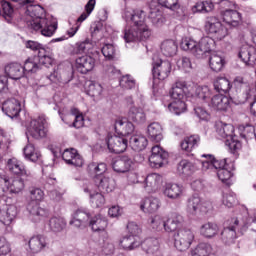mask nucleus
Instances as JSON below:
<instances>
[{
  "mask_svg": "<svg viewBox=\"0 0 256 256\" xmlns=\"http://www.w3.org/2000/svg\"><path fill=\"white\" fill-rule=\"evenodd\" d=\"M147 13L141 9L133 10L131 21L133 25L124 30V41L135 43V41H146L151 37L149 26L145 23Z\"/></svg>",
  "mask_w": 256,
  "mask_h": 256,
  "instance_id": "1",
  "label": "nucleus"
},
{
  "mask_svg": "<svg viewBox=\"0 0 256 256\" xmlns=\"http://www.w3.org/2000/svg\"><path fill=\"white\" fill-rule=\"evenodd\" d=\"M88 173L94 176L99 191L102 193H111L115 190V180L111 179L107 173V164L105 162H91L88 164Z\"/></svg>",
  "mask_w": 256,
  "mask_h": 256,
  "instance_id": "2",
  "label": "nucleus"
},
{
  "mask_svg": "<svg viewBox=\"0 0 256 256\" xmlns=\"http://www.w3.org/2000/svg\"><path fill=\"white\" fill-rule=\"evenodd\" d=\"M202 171H216L218 179L224 185L230 187L233 185V171H235V162L233 161H201Z\"/></svg>",
  "mask_w": 256,
  "mask_h": 256,
  "instance_id": "3",
  "label": "nucleus"
},
{
  "mask_svg": "<svg viewBox=\"0 0 256 256\" xmlns=\"http://www.w3.org/2000/svg\"><path fill=\"white\" fill-rule=\"evenodd\" d=\"M30 199L31 201L27 205V211L30 215V219L34 223L41 221V219H47V217H49V210L39 206V203L45 199V192L40 188H31Z\"/></svg>",
  "mask_w": 256,
  "mask_h": 256,
  "instance_id": "4",
  "label": "nucleus"
},
{
  "mask_svg": "<svg viewBox=\"0 0 256 256\" xmlns=\"http://www.w3.org/2000/svg\"><path fill=\"white\" fill-rule=\"evenodd\" d=\"M29 177H17L11 180L5 172L0 173V199H4L7 203L9 195H17L25 189V181Z\"/></svg>",
  "mask_w": 256,
  "mask_h": 256,
  "instance_id": "5",
  "label": "nucleus"
},
{
  "mask_svg": "<svg viewBox=\"0 0 256 256\" xmlns=\"http://www.w3.org/2000/svg\"><path fill=\"white\" fill-rule=\"evenodd\" d=\"M184 87H187V83L178 81L170 90L171 102L167 105V107L169 111L175 115H181V113H185V111H187Z\"/></svg>",
  "mask_w": 256,
  "mask_h": 256,
  "instance_id": "6",
  "label": "nucleus"
},
{
  "mask_svg": "<svg viewBox=\"0 0 256 256\" xmlns=\"http://www.w3.org/2000/svg\"><path fill=\"white\" fill-rule=\"evenodd\" d=\"M181 223H183V216L177 213H172L168 216L156 215L151 219L154 231H163L164 229L166 233H175Z\"/></svg>",
  "mask_w": 256,
  "mask_h": 256,
  "instance_id": "7",
  "label": "nucleus"
},
{
  "mask_svg": "<svg viewBox=\"0 0 256 256\" xmlns=\"http://www.w3.org/2000/svg\"><path fill=\"white\" fill-rule=\"evenodd\" d=\"M186 211L191 217H209L213 213V202L203 201L199 194L187 199Z\"/></svg>",
  "mask_w": 256,
  "mask_h": 256,
  "instance_id": "8",
  "label": "nucleus"
},
{
  "mask_svg": "<svg viewBox=\"0 0 256 256\" xmlns=\"http://www.w3.org/2000/svg\"><path fill=\"white\" fill-rule=\"evenodd\" d=\"M241 227V221L239 217H233L224 222V227L218 237L224 245H233L237 240V231Z\"/></svg>",
  "mask_w": 256,
  "mask_h": 256,
  "instance_id": "9",
  "label": "nucleus"
},
{
  "mask_svg": "<svg viewBox=\"0 0 256 256\" xmlns=\"http://www.w3.org/2000/svg\"><path fill=\"white\" fill-rule=\"evenodd\" d=\"M204 31L207 35L215 38L216 41H223L227 35H229V30L219 19L215 16L207 17L204 23Z\"/></svg>",
  "mask_w": 256,
  "mask_h": 256,
  "instance_id": "10",
  "label": "nucleus"
},
{
  "mask_svg": "<svg viewBox=\"0 0 256 256\" xmlns=\"http://www.w3.org/2000/svg\"><path fill=\"white\" fill-rule=\"evenodd\" d=\"M174 247L177 251H187L195 241V233L191 229H180L174 234Z\"/></svg>",
  "mask_w": 256,
  "mask_h": 256,
  "instance_id": "11",
  "label": "nucleus"
},
{
  "mask_svg": "<svg viewBox=\"0 0 256 256\" xmlns=\"http://www.w3.org/2000/svg\"><path fill=\"white\" fill-rule=\"evenodd\" d=\"M30 28L36 33H41L44 37H53L57 31V22H51L49 19H36Z\"/></svg>",
  "mask_w": 256,
  "mask_h": 256,
  "instance_id": "12",
  "label": "nucleus"
},
{
  "mask_svg": "<svg viewBox=\"0 0 256 256\" xmlns=\"http://www.w3.org/2000/svg\"><path fill=\"white\" fill-rule=\"evenodd\" d=\"M46 123L47 120H45L44 117H38L30 121V124L28 125V133L33 139H43L47 137V128H45Z\"/></svg>",
  "mask_w": 256,
  "mask_h": 256,
  "instance_id": "13",
  "label": "nucleus"
},
{
  "mask_svg": "<svg viewBox=\"0 0 256 256\" xmlns=\"http://www.w3.org/2000/svg\"><path fill=\"white\" fill-rule=\"evenodd\" d=\"M19 215V208L17 206L10 204L6 205L2 210L0 209V223L5 225V227H11Z\"/></svg>",
  "mask_w": 256,
  "mask_h": 256,
  "instance_id": "14",
  "label": "nucleus"
},
{
  "mask_svg": "<svg viewBox=\"0 0 256 256\" xmlns=\"http://www.w3.org/2000/svg\"><path fill=\"white\" fill-rule=\"evenodd\" d=\"M171 62L159 60L153 63L152 75L154 79L165 81L171 75Z\"/></svg>",
  "mask_w": 256,
  "mask_h": 256,
  "instance_id": "15",
  "label": "nucleus"
},
{
  "mask_svg": "<svg viewBox=\"0 0 256 256\" xmlns=\"http://www.w3.org/2000/svg\"><path fill=\"white\" fill-rule=\"evenodd\" d=\"M239 59H241L242 63L245 65H249L253 67L256 64V48L253 45L245 44L240 47L238 53Z\"/></svg>",
  "mask_w": 256,
  "mask_h": 256,
  "instance_id": "16",
  "label": "nucleus"
},
{
  "mask_svg": "<svg viewBox=\"0 0 256 256\" xmlns=\"http://www.w3.org/2000/svg\"><path fill=\"white\" fill-rule=\"evenodd\" d=\"M75 67L79 73L87 75L95 69V58L90 55L80 56L75 60Z\"/></svg>",
  "mask_w": 256,
  "mask_h": 256,
  "instance_id": "17",
  "label": "nucleus"
},
{
  "mask_svg": "<svg viewBox=\"0 0 256 256\" xmlns=\"http://www.w3.org/2000/svg\"><path fill=\"white\" fill-rule=\"evenodd\" d=\"M163 184V176L158 173L148 174L144 179V189L148 193H157Z\"/></svg>",
  "mask_w": 256,
  "mask_h": 256,
  "instance_id": "18",
  "label": "nucleus"
},
{
  "mask_svg": "<svg viewBox=\"0 0 256 256\" xmlns=\"http://www.w3.org/2000/svg\"><path fill=\"white\" fill-rule=\"evenodd\" d=\"M107 145L111 153H124L127 150V139L120 136H110L107 139Z\"/></svg>",
  "mask_w": 256,
  "mask_h": 256,
  "instance_id": "19",
  "label": "nucleus"
},
{
  "mask_svg": "<svg viewBox=\"0 0 256 256\" xmlns=\"http://www.w3.org/2000/svg\"><path fill=\"white\" fill-rule=\"evenodd\" d=\"M47 245H49V243H47V238L45 236H32L28 241V251L33 255H37V253H41V251H43Z\"/></svg>",
  "mask_w": 256,
  "mask_h": 256,
  "instance_id": "20",
  "label": "nucleus"
},
{
  "mask_svg": "<svg viewBox=\"0 0 256 256\" xmlns=\"http://www.w3.org/2000/svg\"><path fill=\"white\" fill-rule=\"evenodd\" d=\"M140 209L143 213H157L161 209V200L154 196L146 197L141 201Z\"/></svg>",
  "mask_w": 256,
  "mask_h": 256,
  "instance_id": "21",
  "label": "nucleus"
},
{
  "mask_svg": "<svg viewBox=\"0 0 256 256\" xmlns=\"http://www.w3.org/2000/svg\"><path fill=\"white\" fill-rule=\"evenodd\" d=\"M26 15V23L29 29L33 27V23H35L37 19H46L45 17H43L45 15V9H43V7L41 6H28Z\"/></svg>",
  "mask_w": 256,
  "mask_h": 256,
  "instance_id": "22",
  "label": "nucleus"
},
{
  "mask_svg": "<svg viewBox=\"0 0 256 256\" xmlns=\"http://www.w3.org/2000/svg\"><path fill=\"white\" fill-rule=\"evenodd\" d=\"M2 110L5 112L7 117L15 119V117H19V113H21V102L15 98L7 100L3 103Z\"/></svg>",
  "mask_w": 256,
  "mask_h": 256,
  "instance_id": "23",
  "label": "nucleus"
},
{
  "mask_svg": "<svg viewBox=\"0 0 256 256\" xmlns=\"http://www.w3.org/2000/svg\"><path fill=\"white\" fill-rule=\"evenodd\" d=\"M210 107L216 111H229L231 109V98L218 94L212 97Z\"/></svg>",
  "mask_w": 256,
  "mask_h": 256,
  "instance_id": "24",
  "label": "nucleus"
},
{
  "mask_svg": "<svg viewBox=\"0 0 256 256\" xmlns=\"http://www.w3.org/2000/svg\"><path fill=\"white\" fill-rule=\"evenodd\" d=\"M91 219V214L84 209H78L72 214V219L70 220V225L74 227H85L87 221Z\"/></svg>",
  "mask_w": 256,
  "mask_h": 256,
  "instance_id": "25",
  "label": "nucleus"
},
{
  "mask_svg": "<svg viewBox=\"0 0 256 256\" xmlns=\"http://www.w3.org/2000/svg\"><path fill=\"white\" fill-rule=\"evenodd\" d=\"M227 61H225V57H223L219 52H211L209 57V67L211 71L214 73H220L223 71Z\"/></svg>",
  "mask_w": 256,
  "mask_h": 256,
  "instance_id": "26",
  "label": "nucleus"
},
{
  "mask_svg": "<svg viewBox=\"0 0 256 256\" xmlns=\"http://www.w3.org/2000/svg\"><path fill=\"white\" fill-rule=\"evenodd\" d=\"M220 15L224 23H227L230 27H239V25H241V13L237 10L220 11Z\"/></svg>",
  "mask_w": 256,
  "mask_h": 256,
  "instance_id": "27",
  "label": "nucleus"
},
{
  "mask_svg": "<svg viewBox=\"0 0 256 256\" xmlns=\"http://www.w3.org/2000/svg\"><path fill=\"white\" fill-rule=\"evenodd\" d=\"M142 249L147 255L163 256L159 251V239L157 238H146L142 242Z\"/></svg>",
  "mask_w": 256,
  "mask_h": 256,
  "instance_id": "28",
  "label": "nucleus"
},
{
  "mask_svg": "<svg viewBox=\"0 0 256 256\" xmlns=\"http://www.w3.org/2000/svg\"><path fill=\"white\" fill-rule=\"evenodd\" d=\"M191 256H219L217 250L209 243H199L194 249L191 250Z\"/></svg>",
  "mask_w": 256,
  "mask_h": 256,
  "instance_id": "29",
  "label": "nucleus"
},
{
  "mask_svg": "<svg viewBox=\"0 0 256 256\" xmlns=\"http://www.w3.org/2000/svg\"><path fill=\"white\" fill-rule=\"evenodd\" d=\"M200 235L206 239H213L219 235V224L215 222H206L200 226Z\"/></svg>",
  "mask_w": 256,
  "mask_h": 256,
  "instance_id": "30",
  "label": "nucleus"
},
{
  "mask_svg": "<svg viewBox=\"0 0 256 256\" xmlns=\"http://www.w3.org/2000/svg\"><path fill=\"white\" fill-rule=\"evenodd\" d=\"M119 245L124 251H135L138 247L143 248V241L128 235L120 240Z\"/></svg>",
  "mask_w": 256,
  "mask_h": 256,
  "instance_id": "31",
  "label": "nucleus"
},
{
  "mask_svg": "<svg viewBox=\"0 0 256 256\" xmlns=\"http://www.w3.org/2000/svg\"><path fill=\"white\" fill-rule=\"evenodd\" d=\"M163 193L168 199H179L183 196V186L176 183H166Z\"/></svg>",
  "mask_w": 256,
  "mask_h": 256,
  "instance_id": "32",
  "label": "nucleus"
},
{
  "mask_svg": "<svg viewBox=\"0 0 256 256\" xmlns=\"http://www.w3.org/2000/svg\"><path fill=\"white\" fill-rule=\"evenodd\" d=\"M213 45H215V41L213 39L209 37L202 38L198 43V49L195 51V57L202 59L205 53H211Z\"/></svg>",
  "mask_w": 256,
  "mask_h": 256,
  "instance_id": "33",
  "label": "nucleus"
},
{
  "mask_svg": "<svg viewBox=\"0 0 256 256\" xmlns=\"http://www.w3.org/2000/svg\"><path fill=\"white\" fill-rule=\"evenodd\" d=\"M199 143H201V137L197 134H193L190 136H186L180 144L182 151H186V153H191L193 149L199 147Z\"/></svg>",
  "mask_w": 256,
  "mask_h": 256,
  "instance_id": "34",
  "label": "nucleus"
},
{
  "mask_svg": "<svg viewBox=\"0 0 256 256\" xmlns=\"http://www.w3.org/2000/svg\"><path fill=\"white\" fill-rule=\"evenodd\" d=\"M114 127H115V131H117V133H119L120 135H123V137H127V135H131V133L135 131V125H133L127 119L116 120Z\"/></svg>",
  "mask_w": 256,
  "mask_h": 256,
  "instance_id": "35",
  "label": "nucleus"
},
{
  "mask_svg": "<svg viewBox=\"0 0 256 256\" xmlns=\"http://www.w3.org/2000/svg\"><path fill=\"white\" fill-rule=\"evenodd\" d=\"M216 133L221 137V139H233L235 137L233 133H235V127L231 124H226L223 122H217L216 125Z\"/></svg>",
  "mask_w": 256,
  "mask_h": 256,
  "instance_id": "36",
  "label": "nucleus"
},
{
  "mask_svg": "<svg viewBox=\"0 0 256 256\" xmlns=\"http://www.w3.org/2000/svg\"><path fill=\"white\" fill-rule=\"evenodd\" d=\"M5 73L10 79H21L25 75V69L19 63H10L5 67Z\"/></svg>",
  "mask_w": 256,
  "mask_h": 256,
  "instance_id": "37",
  "label": "nucleus"
},
{
  "mask_svg": "<svg viewBox=\"0 0 256 256\" xmlns=\"http://www.w3.org/2000/svg\"><path fill=\"white\" fill-rule=\"evenodd\" d=\"M147 133L151 141L159 143L163 139V127L158 122L151 123L147 128Z\"/></svg>",
  "mask_w": 256,
  "mask_h": 256,
  "instance_id": "38",
  "label": "nucleus"
},
{
  "mask_svg": "<svg viewBox=\"0 0 256 256\" xmlns=\"http://www.w3.org/2000/svg\"><path fill=\"white\" fill-rule=\"evenodd\" d=\"M148 144L149 142L143 134H135L130 137V146L134 151H143Z\"/></svg>",
  "mask_w": 256,
  "mask_h": 256,
  "instance_id": "39",
  "label": "nucleus"
},
{
  "mask_svg": "<svg viewBox=\"0 0 256 256\" xmlns=\"http://www.w3.org/2000/svg\"><path fill=\"white\" fill-rule=\"evenodd\" d=\"M86 93L93 97L94 101H99L103 99V86L99 82L90 81Z\"/></svg>",
  "mask_w": 256,
  "mask_h": 256,
  "instance_id": "40",
  "label": "nucleus"
},
{
  "mask_svg": "<svg viewBox=\"0 0 256 256\" xmlns=\"http://www.w3.org/2000/svg\"><path fill=\"white\" fill-rule=\"evenodd\" d=\"M89 225L94 232L105 231L107 229V218L101 216V214L96 215L95 217L91 218Z\"/></svg>",
  "mask_w": 256,
  "mask_h": 256,
  "instance_id": "41",
  "label": "nucleus"
},
{
  "mask_svg": "<svg viewBox=\"0 0 256 256\" xmlns=\"http://www.w3.org/2000/svg\"><path fill=\"white\" fill-rule=\"evenodd\" d=\"M38 58V62L41 65H45V67H51L55 65V56L53 52L49 51V48H44L40 51V54L36 56Z\"/></svg>",
  "mask_w": 256,
  "mask_h": 256,
  "instance_id": "42",
  "label": "nucleus"
},
{
  "mask_svg": "<svg viewBox=\"0 0 256 256\" xmlns=\"http://www.w3.org/2000/svg\"><path fill=\"white\" fill-rule=\"evenodd\" d=\"M222 204L228 209H233V207H237V205H239V199H237V194H235V192L231 190L224 192L222 194Z\"/></svg>",
  "mask_w": 256,
  "mask_h": 256,
  "instance_id": "43",
  "label": "nucleus"
},
{
  "mask_svg": "<svg viewBox=\"0 0 256 256\" xmlns=\"http://www.w3.org/2000/svg\"><path fill=\"white\" fill-rule=\"evenodd\" d=\"M128 117L134 123H145L147 121V116L142 108L132 106L129 110Z\"/></svg>",
  "mask_w": 256,
  "mask_h": 256,
  "instance_id": "44",
  "label": "nucleus"
},
{
  "mask_svg": "<svg viewBox=\"0 0 256 256\" xmlns=\"http://www.w3.org/2000/svg\"><path fill=\"white\" fill-rule=\"evenodd\" d=\"M6 169L10 171L13 175H18V177H29L27 170L24 166L19 165L17 161H8L6 163Z\"/></svg>",
  "mask_w": 256,
  "mask_h": 256,
  "instance_id": "45",
  "label": "nucleus"
},
{
  "mask_svg": "<svg viewBox=\"0 0 256 256\" xmlns=\"http://www.w3.org/2000/svg\"><path fill=\"white\" fill-rule=\"evenodd\" d=\"M231 87V81L226 77H218L214 81V89L217 93H229Z\"/></svg>",
  "mask_w": 256,
  "mask_h": 256,
  "instance_id": "46",
  "label": "nucleus"
},
{
  "mask_svg": "<svg viewBox=\"0 0 256 256\" xmlns=\"http://www.w3.org/2000/svg\"><path fill=\"white\" fill-rule=\"evenodd\" d=\"M49 227L53 233H61L67 227V221L61 217H52L49 220Z\"/></svg>",
  "mask_w": 256,
  "mask_h": 256,
  "instance_id": "47",
  "label": "nucleus"
},
{
  "mask_svg": "<svg viewBox=\"0 0 256 256\" xmlns=\"http://www.w3.org/2000/svg\"><path fill=\"white\" fill-rule=\"evenodd\" d=\"M177 173L182 177H191L195 173V166L192 162H180L177 166Z\"/></svg>",
  "mask_w": 256,
  "mask_h": 256,
  "instance_id": "48",
  "label": "nucleus"
},
{
  "mask_svg": "<svg viewBox=\"0 0 256 256\" xmlns=\"http://www.w3.org/2000/svg\"><path fill=\"white\" fill-rule=\"evenodd\" d=\"M161 51L165 57H173L177 54V43L173 40H165L161 45Z\"/></svg>",
  "mask_w": 256,
  "mask_h": 256,
  "instance_id": "49",
  "label": "nucleus"
},
{
  "mask_svg": "<svg viewBox=\"0 0 256 256\" xmlns=\"http://www.w3.org/2000/svg\"><path fill=\"white\" fill-rule=\"evenodd\" d=\"M149 159H154L155 161H165L169 159V152L163 150V148H161L159 145L153 146Z\"/></svg>",
  "mask_w": 256,
  "mask_h": 256,
  "instance_id": "50",
  "label": "nucleus"
},
{
  "mask_svg": "<svg viewBox=\"0 0 256 256\" xmlns=\"http://www.w3.org/2000/svg\"><path fill=\"white\" fill-rule=\"evenodd\" d=\"M71 117L74 119L72 127H75V129H81L85 125V118L79 110L73 109L72 113L66 116V119H71Z\"/></svg>",
  "mask_w": 256,
  "mask_h": 256,
  "instance_id": "51",
  "label": "nucleus"
},
{
  "mask_svg": "<svg viewBox=\"0 0 256 256\" xmlns=\"http://www.w3.org/2000/svg\"><path fill=\"white\" fill-rule=\"evenodd\" d=\"M23 69L26 73H37L39 71V58L37 56L28 58L24 62Z\"/></svg>",
  "mask_w": 256,
  "mask_h": 256,
  "instance_id": "52",
  "label": "nucleus"
},
{
  "mask_svg": "<svg viewBox=\"0 0 256 256\" xmlns=\"http://www.w3.org/2000/svg\"><path fill=\"white\" fill-rule=\"evenodd\" d=\"M215 5H213V2H207V1H200L197 2L192 7L193 13H209L212 9H214Z\"/></svg>",
  "mask_w": 256,
  "mask_h": 256,
  "instance_id": "53",
  "label": "nucleus"
},
{
  "mask_svg": "<svg viewBox=\"0 0 256 256\" xmlns=\"http://www.w3.org/2000/svg\"><path fill=\"white\" fill-rule=\"evenodd\" d=\"M149 19L151 20L153 25H156L157 27L165 23V17L163 16V12L157 8L150 11Z\"/></svg>",
  "mask_w": 256,
  "mask_h": 256,
  "instance_id": "54",
  "label": "nucleus"
},
{
  "mask_svg": "<svg viewBox=\"0 0 256 256\" xmlns=\"http://www.w3.org/2000/svg\"><path fill=\"white\" fill-rule=\"evenodd\" d=\"M89 199H90L91 206L94 209H101L105 207V196H103L102 193L96 192L92 194L89 197Z\"/></svg>",
  "mask_w": 256,
  "mask_h": 256,
  "instance_id": "55",
  "label": "nucleus"
},
{
  "mask_svg": "<svg viewBox=\"0 0 256 256\" xmlns=\"http://www.w3.org/2000/svg\"><path fill=\"white\" fill-rule=\"evenodd\" d=\"M133 162L131 161H114L112 163V169L116 173H127L128 171H131V164Z\"/></svg>",
  "mask_w": 256,
  "mask_h": 256,
  "instance_id": "56",
  "label": "nucleus"
},
{
  "mask_svg": "<svg viewBox=\"0 0 256 256\" xmlns=\"http://www.w3.org/2000/svg\"><path fill=\"white\" fill-rule=\"evenodd\" d=\"M62 159L63 161H73V159H76V161H81L82 157L77 149L67 148L62 153Z\"/></svg>",
  "mask_w": 256,
  "mask_h": 256,
  "instance_id": "57",
  "label": "nucleus"
},
{
  "mask_svg": "<svg viewBox=\"0 0 256 256\" xmlns=\"http://www.w3.org/2000/svg\"><path fill=\"white\" fill-rule=\"evenodd\" d=\"M79 185L82 188L83 192L86 193V195H89V197H91V195H94V193H97V184H93L87 179L81 180Z\"/></svg>",
  "mask_w": 256,
  "mask_h": 256,
  "instance_id": "58",
  "label": "nucleus"
},
{
  "mask_svg": "<svg viewBox=\"0 0 256 256\" xmlns=\"http://www.w3.org/2000/svg\"><path fill=\"white\" fill-rule=\"evenodd\" d=\"M25 159H29L30 161H37L41 159V155L39 152L35 153V146L28 144L26 147L23 149Z\"/></svg>",
  "mask_w": 256,
  "mask_h": 256,
  "instance_id": "59",
  "label": "nucleus"
},
{
  "mask_svg": "<svg viewBox=\"0 0 256 256\" xmlns=\"http://www.w3.org/2000/svg\"><path fill=\"white\" fill-rule=\"evenodd\" d=\"M127 231L129 233L128 236L130 237H134L135 239H138L141 241V227H139V225L135 222H129L127 224Z\"/></svg>",
  "mask_w": 256,
  "mask_h": 256,
  "instance_id": "60",
  "label": "nucleus"
},
{
  "mask_svg": "<svg viewBox=\"0 0 256 256\" xmlns=\"http://www.w3.org/2000/svg\"><path fill=\"white\" fill-rule=\"evenodd\" d=\"M93 9H95V0H89L88 3L85 5V11L83 12L80 17L77 19L76 25H79V23H83L93 13Z\"/></svg>",
  "mask_w": 256,
  "mask_h": 256,
  "instance_id": "61",
  "label": "nucleus"
},
{
  "mask_svg": "<svg viewBox=\"0 0 256 256\" xmlns=\"http://www.w3.org/2000/svg\"><path fill=\"white\" fill-rule=\"evenodd\" d=\"M158 3L161 7H165V9H169L170 11H179L181 9L179 0H158Z\"/></svg>",
  "mask_w": 256,
  "mask_h": 256,
  "instance_id": "62",
  "label": "nucleus"
},
{
  "mask_svg": "<svg viewBox=\"0 0 256 256\" xmlns=\"http://www.w3.org/2000/svg\"><path fill=\"white\" fill-rule=\"evenodd\" d=\"M135 84V79L129 74L122 76L120 79V87H122V89H134Z\"/></svg>",
  "mask_w": 256,
  "mask_h": 256,
  "instance_id": "63",
  "label": "nucleus"
},
{
  "mask_svg": "<svg viewBox=\"0 0 256 256\" xmlns=\"http://www.w3.org/2000/svg\"><path fill=\"white\" fill-rule=\"evenodd\" d=\"M0 15L3 17H11L13 15V7L9 2L0 0Z\"/></svg>",
  "mask_w": 256,
  "mask_h": 256,
  "instance_id": "64",
  "label": "nucleus"
}]
</instances>
